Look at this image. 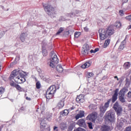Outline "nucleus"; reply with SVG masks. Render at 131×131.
I'll use <instances>...</instances> for the list:
<instances>
[{"label": "nucleus", "mask_w": 131, "mask_h": 131, "mask_svg": "<svg viewBox=\"0 0 131 131\" xmlns=\"http://www.w3.org/2000/svg\"><path fill=\"white\" fill-rule=\"evenodd\" d=\"M118 77L117 76H115L114 77V78H118Z\"/></svg>", "instance_id": "obj_55"}, {"label": "nucleus", "mask_w": 131, "mask_h": 131, "mask_svg": "<svg viewBox=\"0 0 131 131\" xmlns=\"http://www.w3.org/2000/svg\"><path fill=\"white\" fill-rule=\"evenodd\" d=\"M99 33L100 39L104 40V39H106L108 36L112 35V34L114 33V29L111 28H108L106 29H100L99 30Z\"/></svg>", "instance_id": "obj_3"}, {"label": "nucleus", "mask_w": 131, "mask_h": 131, "mask_svg": "<svg viewBox=\"0 0 131 131\" xmlns=\"http://www.w3.org/2000/svg\"><path fill=\"white\" fill-rule=\"evenodd\" d=\"M1 70H2V68H0V71H1Z\"/></svg>", "instance_id": "obj_61"}, {"label": "nucleus", "mask_w": 131, "mask_h": 131, "mask_svg": "<svg viewBox=\"0 0 131 131\" xmlns=\"http://www.w3.org/2000/svg\"><path fill=\"white\" fill-rule=\"evenodd\" d=\"M128 29H131V25L128 27Z\"/></svg>", "instance_id": "obj_54"}, {"label": "nucleus", "mask_w": 131, "mask_h": 131, "mask_svg": "<svg viewBox=\"0 0 131 131\" xmlns=\"http://www.w3.org/2000/svg\"><path fill=\"white\" fill-rule=\"evenodd\" d=\"M25 76V72L20 70H15L12 72L11 74L9 77L10 80L14 79L15 82L17 83H23L26 81Z\"/></svg>", "instance_id": "obj_1"}, {"label": "nucleus", "mask_w": 131, "mask_h": 131, "mask_svg": "<svg viewBox=\"0 0 131 131\" xmlns=\"http://www.w3.org/2000/svg\"><path fill=\"white\" fill-rule=\"evenodd\" d=\"M15 88L16 89L18 90V91H19V92H22V88H21V86H20V85L16 84L15 85Z\"/></svg>", "instance_id": "obj_32"}, {"label": "nucleus", "mask_w": 131, "mask_h": 131, "mask_svg": "<svg viewBox=\"0 0 131 131\" xmlns=\"http://www.w3.org/2000/svg\"><path fill=\"white\" fill-rule=\"evenodd\" d=\"M43 7L47 13L49 15L51 18H55V17H56V15H57V10H56L53 6L48 5L46 6H43Z\"/></svg>", "instance_id": "obj_4"}, {"label": "nucleus", "mask_w": 131, "mask_h": 131, "mask_svg": "<svg viewBox=\"0 0 131 131\" xmlns=\"http://www.w3.org/2000/svg\"><path fill=\"white\" fill-rule=\"evenodd\" d=\"M125 131H131V127H127Z\"/></svg>", "instance_id": "obj_43"}, {"label": "nucleus", "mask_w": 131, "mask_h": 131, "mask_svg": "<svg viewBox=\"0 0 131 131\" xmlns=\"http://www.w3.org/2000/svg\"><path fill=\"white\" fill-rule=\"evenodd\" d=\"M37 17H36V14H33L32 16H31V19L32 22H34V19H36Z\"/></svg>", "instance_id": "obj_31"}, {"label": "nucleus", "mask_w": 131, "mask_h": 131, "mask_svg": "<svg viewBox=\"0 0 131 131\" xmlns=\"http://www.w3.org/2000/svg\"><path fill=\"white\" fill-rule=\"evenodd\" d=\"M74 131H85V130L82 128H78L77 129L74 130Z\"/></svg>", "instance_id": "obj_37"}, {"label": "nucleus", "mask_w": 131, "mask_h": 131, "mask_svg": "<svg viewBox=\"0 0 131 131\" xmlns=\"http://www.w3.org/2000/svg\"><path fill=\"white\" fill-rule=\"evenodd\" d=\"M55 55H56V54H55V52H54V51H52L50 53V56L51 57H54V56H55Z\"/></svg>", "instance_id": "obj_40"}, {"label": "nucleus", "mask_w": 131, "mask_h": 131, "mask_svg": "<svg viewBox=\"0 0 131 131\" xmlns=\"http://www.w3.org/2000/svg\"><path fill=\"white\" fill-rule=\"evenodd\" d=\"M47 120L49 121L52 120V115H50L49 117H47Z\"/></svg>", "instance_id": "obj_39"}, {"label": "nucleus", "mask_w": 131, "mask_h": 131, "mask_svg": "<svg viewBox=\"0 0 131 131\" xmlns=\"http://www.w3.org/2000/svg\"><path fill=\"white\" fill-rule=\"evenodd\" d=\"M97 115H98V114H97V113L96 112L92 113L91 114L88 115L86 118L87 119H89L91 121H95V120L97 119Z\"/></svg>", "instance_id": "obj_11"}, {"label": "nucleus", "mask_w": 131, "mask_h": 131, "mask_svg": "<svg viewBox=\"0 0 131 131\" xmlns=\"http://www.w3.org/2000/svg\"><path fill=\"white\" fill-rule=\"evenodd\" d=\"M110 39H107L105 40L103 46V48H107V47H108V46H109V43H110Z\"/></svg>", "instance_id": "obj_25"}, {"label": "nucleus", "mask_w": 131, "mask_h": 131, "mask_svg": "<svg viewBox=\"0 0 131 131\" xmlns=\"http://www.w3.org/2000/svg\"><path fill=\"white\" fill-rule=\"evenodd\" d=\"M69 129H71V130H72V129H73V126L70 125V126L69 127Z\"/></svg>", "instance_id": "obj_49"}, {"label": "nucleus", "mask_w": 131, "mask_h": 131, "mask_svg": "<svg viewBox=\"0 0 131 131\" xmlns=\"http://www.w3.org/2000/svg\"><path fill=\"white\" fill-rule=\"evenodd\" d=\"M4 36V32H0V38H2V37Z\"/></svg>", "instance_id": "obj_44"}, {"label": "nucleus", "mask_w": 131, "mask_h": 131, "mask_svg": "<svg viewBox=\"0 0 131 131\" xmlns=\"http://www.w3.org/2000/svg\"><path fill=\"white\" fill-rule=\"evenodd\" d=\"M16 84H15V83H11L10 84V85H11V86H14V88H15V85H16Z\"/></svg>", "instance_id": "obj_46"}, {"label": "nucleus", "mask_w": 131, "mask_h": 131, "mask_svg": "<svg viewBox=\"0 0 131 131\" xmlns=\"http://www.w3.org/2000/svg\"><path fill=\"white\" fill-rule=\"evenodd\" d=\"M5 92V89L4 88L1 87L0 88V95H2L3 93Z\"/></svg>", "instance_id": "obj_35"}, {"label": "nucleus", "mask_w": 131, "mask_h": 131, "mask_svg": "<svg viewBox=\"0 0 131 131\" xmlns=\"http://www.w3.org/2000/svg\"><path fill=\"white\" fill-rule=\"evenodd\" d=\"M118 42H119V39L117 40V43H117Z\"/></svg>", "instance_id": "obj_56"}, {"label": "nucleus", "mask_w": 131, "mask_h": 131, "mask_svg": "<svg viewBox=\"0 0 131 131\" xmlns=\"http://www.w3.org/2000/svg\"><path fill=\"white\" fill-rule=\"evenodd\" d=\"M57 89H56V86L52 85L47 90L46 92V98L47 99H52L55 95Z\"/></svg>", "instance_id": "obj_5"}, {"label": "nucleus", "mask_w": 131, "mask_h": 131, "mask_svg": "<svg viewBox=\"0 0 131 131\" xmlns=\"http://www.w3.org/2000/svg\"><path fill=\"white\" fill-rule=\"evenodd\" d=\"M58 63H59V59L57 57V55H54L53 57H52L50 59V61L48 62V65L51 68H56Z\"/></svg>", "instance_id": "obj_7"}, {"label": "nucleus", "mask_w": 131, "mask_h": 131, "mask_svg": "<svg viewBox=\"0 0 131 131\" xmlns=\"http://www.w3.org/2000/svg\"><path fill=\"white\" fill-rule=\"evenodd\" d=\"M1 67H2V64L0 63V68H1Z\"/></svg>", "instance_id": "obj_58"}, {"label": "nucleus", "mask_w": 131, "mask_h": 131, "mask_svg": "<svg viewBox=\"0 0 131 131\" xmlns=\"http://www.w3.org/2000/svg\"><path fill=\"white\" fill-rule=\"evenodd\" d=\"M67 127V126L66 125V123L64 122H62L60 124V128L61 129H65Z\"/></svg>", "instance_id": "obj_27"}, {"label": "nucleus", "mask_w": 131, "mask_h": 131, "mask_svg": "<svg viewBox=\"0 0 131 131\" xmlns=\"http://www.w3.org/2000/svg\"><path fill=\"white\" fill-rule=\"evenodd\" d=\"M128 90L126 88H123L119 92V100L121 103H125V93Z\"/></svg>", "instance_id": "obj_6"}, {"label": "nucleus", "mask_w": 131, "mask_h": 131, "mask_svg": "<svg viewBox=\"0 0 131 131\" xmlns=\"http://www.w3.org/2000/svg\"><path fill=\"white\" fill-rule=\"evenodd\" d=\"M118 122L120 126H123L126 123V120L123 118H121L120 120L118 119Z\"/></svg>", "instance_id": "obj_17"}, {"label": "nucleus", "mask_w": 131, "mask_h": 131, "mask_svg": "<svg viewBox=\"0 0 131 131\" xmlns=\"http://www.w3.org/2000/svg\"><path fill=\"white\" fill-rule=\"evenodd\" d=\"M127 2H128V0H122V2L123 3V4H124L125 3H127Z\"/></svg>", "instance_id": "obj_52"}, {"label": "nucleus", "mask_w": 131, "mask_h": 131, "mask_svg": "<svg viewBox=\"0 0 131 131\" xmlns=\"http://www.w3.org/2000/svg\"><path fill=\"white\" fill-rule=\"evenodd\" d=\"M77 124L79 125V126H81L82 127H84L85 128L86 127V123H85V120L84 119H80L78 120Z\"/></svg>", "instance_id": "obj_12"}, {"label": "nucleus", "mask_w": 131, "mask_h": 131, "mask_svg": "<svg viewBox=\"0 0 131 131\" xmlns=\"http://www.w3.org/2000/svg\"><path fill=\"white\" fill-rule=\"evenodd\" d=\"M64 107V100H60L57 104V108L61 109Z\"/></svg>", "instance_id": "obj_20"}, {"label": "nucleus", "mask_w": 131, "mask_h": 131, "mask_svg": "<svg viewBox=\"0 0 131 131\" xmlns=\"http://www.w3.org/2000/svg\"><path fill=\"white\" fill-rule=\"evenodd\" d=\"M88 126L90 129H93V124L92 122L88 123Z\"/></svg>", "instance_id": "obj_36"}, {"label": "nucleus", "mask_w": 131, "mask_h": 131, "mask_svg": "<svg viewBox=\"0 0 131 131\" xmlns=\"http://www.w3.org/2000/svg\"><path fill=\"white\" fill-rule=\"evenodd\" d=\"M56 70L59 72V73H62L63 72V68L62 67V66L58 64L56 67Z\"/></svg>", "instance_id": "obj_23"}, {"label": "nucleus", "mask_w": 131, "mask_h": 131, "mask_svg": "<svg viewBox=\"0 0 131 131\" xmlns=\"http://www.w3.org/2000/svg\"><path fill=\"white\" fill-rule=\"evenodd\" d=\"M90 52H91V53H95V51H94V50H91L90 51Z\"/></svg>", "instance_id": "obj_53"}, {"label": "nucleus", "mask_w": 131, "mask_h": 131, "mask_svg": "<svg viewBox=\"0 0 131 131\" xmlns=\"http://www.w3.org/2000/svg\"><path fill=\"white\" fill-rule=\"evenodd\" d=\"M63 31H64V29H63V28H60L56 33V35H59L60 33H62Z\"/></svg>", "instance_id": "obj_28"}, {"label": "nucleus", "mask_w": 131, "mask_h": 131, "mask_svg": "<svg viewBox=\"0 0 131 131\" xmlns=\"http://www.w3.org/2000/svg\"><path fill=\"white\" fill-rule=\"evenodd\" d=\"M105 119L110 121V122H114L115 121V113L114 112L108 111L105 115Z\"/></svg>", "instance_id": "obj_8"}, {"label": "nucleus", "mask_w": 131, "mask_h": 131, "mask_svg": "<svg viewBox=\"0 0 131 131\" xmlns=\"http://www.w3.org/2000/svg\"><path fill=\"white\" fill-rule=\"evenodd\" d=\"M127 97L128 98H131V92H130V91H129V92L127 93Z\"/></svg>", "instance_id": "obj_42"}, {"label": "nucleus", "mask_w": 131, "mask_h": 131, "mask_svg": "<svg viewBox=\"0 0 131 131\" xmlns=\"http://www.w3.org/2000/svg\"><path fill=\"white\" fill-rule=\"evenodd\" d=\"M41 127H46L47 126V122L45 121V119L41 120L40 123Z\"/></svg>", "instance_id": "obj_26"}, {"label": "nucleus", "mask_w": 131, "mask_h": 131, "mask_svg": "<svg viewBox=\"0 0 131 131\" xmlns=\"http://www.w3.org/2000/svg\"><path fill=\"white\" fill-rule=\"evenodd\" d=\"M26 36H27V33H22L20 36V40L21 41L24 42L25 41V38H26Z\"/></svg>", "instance_id": "obj_21"}, {"label": "nucleus", "mask_w": 131, "mask_h": 131, "mask_svg": "<svg viewBox=\"0 0 131 131\" xmlns=\"http://www.w3.org/2000/svg\"><path fill=\"white\" fill-rule=\"evenodd\" d=\"M117 80H119V79L118 78H117Z\"/></svg>", "instance_id": "obj_59"}, {"label": "nucleus", "mask_w": 131, "mask_h": 131, "mask_svg": "<svg viewBox=\"0 0 131 131\" xmlns=\"http://www.w3.org/2000/svg\"><path fill=\"white\" fill-rule=\"evenodd\" d=\"M113 108L116 112L118 116H120L122 114V107L121 106L120 104L118 102L116 101L113 106Z\"/></svg>", "instance_id": "obj_9"}, {"label": "nucleus", "mask_w": 131, "mask_h": 131, "mask_svg": "<svg viewBox=\"0 0 131 131\" xmlns=\"http://www.w3.org/2000/svg\"><path fill=\"white\" fill-rule=\"evenodd\" d=\"M99 51V48H96L94 50V53H97V52Z\"/></svg>", "instance_id": "obj_50"}, {"label": "nucleus", "mask_w": 131, "mask_h": 131, "mask_svg": "<svg viewBox=\"0 0 131 131\" xmlns=\"http://www.w3.org/2000/svg\"><path fill=\"white\" fill-rule=\"evenodd\" d=\"M71 16H73V13H72L71 15Z\"/></svg>", "instance_id": "obj_57"}, {"label": "nucleus", "mask_w": 131, "mask_h": 131, "mask_svg": "<svg viewBox=\"0 0 131 131\" xmlns=\"http://www.w3.org/2000/svg\"><path fill=\"white\" fill-rule=\"evenodd\" d=\"M54 131H58V127L55 126L53 128Z\"/></svg>", "instance_id": "obj_45"}, {"label": "nucleus", "mask_w": 131, "mask_h": 131, "mask_svg": "<svg viewBox=\"0 0 131 131\" xmlns=\"http://www.w3.org/2000/svg\"><path fill=\"white\" fill-rule=\"evenodd\" d=\"M79 35H80V32H76L75 33V38H78Z\"/></svg>", "instance_id": "obj_33"}, {"label": "nucleus", "mask_w": 131, "mask_h": 131, "mask_svg": "<svg viewBox=\"0 0 131 131\" xmlns=\"http://www.w3.org/2000/svg\"><path fill=\"white\" fill-rule=\"evenodd\" d=\"M74 109H75V107L72 106L68 110H64L61 113L62 115V116H67V115H68L70 111H71L72 110H74Z\"/></svg>", "instance_id": "obj_13"}, {"label": "nucleus", "mask_w": 131, "mask_h": 131, "mask_svg": "<svg viewBox=\"0 0 131 131\" xmlns=\"http://www.w3.org/2000/svg\"><path fill=\"white\" fill-rule=\"evenodd\" d=\"M119 14H120V16H123V15H124V14L123 13V10H120Z\"/></svg>", "instance_id": "obj_41"}, {"label": "nucleus", "mask_w": 131, "mask_h": 131, "mask_svg": "<svg viewBox=\"0 0 131 131\" xmlns=\"http://www.w3.org/2000/svg\"><path fill=\"white\" fill-rule=\"evenodd\" d=\"M84 31L88 32L89 31V28H88V27H85L84 28Z\"/></svg>", "instance_id": "obj_47"}, {"label": "nucleus", "mask_w": 131, "mask_h": 131, "mask_svg": "<svg viewBox=\"0 0 131 131\" xmlns=\"http://www.w3.org/2000/svg\"><path fill=\"white\" fill-rule=\"evenodd\" d=\"M130 65L131 64L129 62H125L123 65V67L125 70H127V69L130 67Z\"/></svg>", "instance_id": "obj_22"}, {"label": "nucleus", "mask_w": 131, "mask_h": 131, "mask_svg": "<svg viewBox=\"0 0 131 131\" xmlns=\"http://www.w3.org/2000/svg\"><path fill=\"white\" fill-rule=\"evenodd\" d=\"M118 92H119V89H117L114 91L112 99H110L104 105L102 103L99 106V111L101 116L104 115V113L107 111V109L109 108V105L112 101V103H115L116 101L117 100V97H118Z\"/></svg>", "instance_id": "obj_2"}, {"label": "nucleus", "mask_w": 131, "mask_h": 131, "mask_svg": "<svg viewBox=\"0 0 131 131\" xmlns=\"http://www.w3.org/2000/svg\"><path fill=\"white\" fill-rule=\"evenodd\" d=\"M76 1H77V2H79V0H76Z\"/></svg>", "instance_id": "obj_60"}, {"label": "nucleus", "mask_w": 131, "mask_h": 131, "mask_svg": "<svg viewBox=\"0 0 131 131\" xmlns=\"http://www.w3.org/2000/svg\"><path fill=\"white\" fill-rule=\"evenodd\" d=\"M126 42V41H125V39H124V40H123V41L121 42V45L119 47V50L122 51V50L124 49V45H125Z\"/></svg>", "instance_id": "obj_18"}, {"label": "nucleus", "mask_w": 131, "mask_h": 131, "mask_svg": "<svg viewBox=\"0 0 131 131\" xmlns=\"http://www.w3.org/2000/svg\"><path fill=\"white\" fill-rule=\"evenodd\" d=\"M76 101L78 103H83V102H84V96L82 94L78 96L76 99Z\"/></svg>", "instance_id": "obj_14"}, {"label": "nucleus", "mask_w": 131, "mask_h": 131, "mask_svg": "<svg viewBox=\"0 0 131 131\" xmlns=\"http://www.w3.org/2000/svg\"><path fill=\"white\" fill-rule=\"evenodd\" d=\"M84 117V111H80L75 116L76 120L79 119V118H82Z\"/></svg>", "instance_id": "obj_15"}, {"label": "nucleus", "mask_w": 131, "mask_h": 131, "mask_svg": "<svg viewBox=\"0 0 131 131\" xmlns=\"http://www.w3.org/2000/svg\"><path fill=\"white\" fill-rule=\"evenodd\" d=\"M15 60H17V61H19L20 60V56H16Z\"/></svg>", "instance_id": "obj_48"}, {"label": "nucleus", "mask_w": 131, "mask_h": 131, "mask_svg": "<svg viewBox=\"0 0 131 131\" xmlns=\"http://www.w3.org/2000/svg\"><path fill=\"white\" fill-rule=\"evenodd\" d=\"M94 76V73H88L86 74V77L88 78H91V77H93Z\"/></svg>", "instance_id": "obj_29"}, {"label": "nucleus", "mask_w": 131, "mask_h": 131, "mask_svg": "<svg viewBox=\"0 0 131 131\" xmlns=\"http://www.w3.org/2000/svg\"><path fill=\"white\" fill-rule=\"evenodd\" d=\"M114 26L116 27V28H121V23L119 21H117L115 23Z\"/></svg>", "instance_id": "obj_24"}, {"label": "nucleus", "mask_w": 131, "mask_h": 131, "mask_svg": "<svg viewBox=\"0 0 131 131\" xmlns=\"http://www.w3.org/2000/svg\"><path fill=\"white\" fill-rule=\"evenodd\" d=\"M90 50H91V48H90L89 45L84 44L83 46L82 50L81 51V54L82 56H86L87 55H89V53H90Z\"/></svg>", "instance_id": "obj_10"}, {"label": "nucleus", "mask_w": 131, "mask_h": 131, "mask_svg": "<svg viewBox=\"0 0 131 131\" xmlns=\"http://www.w3.org/2000/svg\"><path fill=\"white\" fill-rule=\"evenodd\" d=\"M126 19L131 22V14L126 16Z\"/></svg>", "instance_id": "obj_38"}, {"label": "nucleus", "mask_w": 131, "mask_h": 131, "mask_svg": "<svg viewBox=\"0 0 131 131\" xmlns=\"http://www.w3.org/2000/svg\"><path fill=\"white\" fill-rule=\"evenodd\" d=\"M91 65H92V63L90 62V61L86 62L84 64L81 66V68L83 69H85V68H89Z\"/></svg>", "instance_id": "obj_19"}, {"label": "nucleus", "mask_w": 131, "mask_h": 131, "mask_svg": "<svg viewBox=\"0 0 131 131\" xmlns=\"http://www.w3.org/2000/svg\"><path fill=\"white\" fill-rule=\"evenodd\" d=\"M26 100H27L28 101H31V98L28 97H27L26 98Z\"/></svg>", "instance_id": "obj_51"}, {"label": "nucleus", "mask_w": 131, "mask_h": 131, "mask_svg": "<svg viewBox=\"0 0 131 131\" xmlns=\"http://www.w3.org/2000/svg\"><path fill=\"white\" fill-rule=\"evenodd\" d=\"M42 55L44 56H48V51H47L46 49H42Z\"/></svg>", "instance_id": "obj_30"}, {"label": "nucleus", "mask_w": 131, "mask_h": 131, "mask_svg": "<svg viewBox=\"0 0 131 131\" xmlns=\"http://www.w3.org/2000/svg\"><path fill=\"white\" fill-rule=\"evenodd\" d=\"M36 89H40V83L39 82H37L36 83Z\"/></svg>", "instance_id": "obj_34"}, {"label": "nucleus", "mask_w": 131, "mask_h": 131, "mask_svg": "<svg viewBox=\"0 0 131 131\" xmlns=\"http://www.w3.org/2000/svg\"><path fill=\"white\" fill-rule=\"evenodd\" d=\"M101 129L102 131H111L112 130V127L107 125H103L101 126Z\"/></svg>", "instance_id": "obj_16"}]
</instances>
